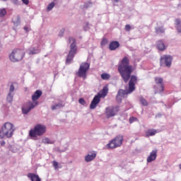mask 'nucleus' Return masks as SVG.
I'll return each mask as SVG.
<instances>
[{
	"label": "nucleus",
	"mask_w": 181,
	"mask_h": 181,
	"mask_svg": "<svg viewBox=\"0 0 181 181\" xmlns=\"http://www.w3.org/2000/svg\"><path fill=\"white\" fill-rule=\"evenodd\" d=\"M134 66L129 64V58L124 57L118 64L117 71L124 83L129 81V90L128 91L122 89L119 90L117 98H122L125 95L131 94L135 91V84L138 81V78L134 75L131 76L134 73Z\"/></svg>",
	"instance_id": "1"
},
{
	"label": "nucleus",
	"mask_w": 181,
	"mask_h": 181,
	"mask_svg": "<svg viewBox=\"0 0 181 181\" xmlns=\"http://www.w3.org/2000/svg\"><path fill=\"white\" fill-rule=\"evenodd\" d=\"M42 97V90H37L34 94L32 95L33 102H28L25 105H24L22 107L23 114H28L30 112L31 110H33L39 103L36 101L39 100Z\"/></svg>",
	"instance_id": "2"
},
{
	"label": "nucleus",
	"mask_w": 181,
	"mask_h": 181,
	"mask_svg": "<svg viewBox=\"0 0 181 181\" xmlns=\"http://www.w3.org/2000/svg\"><path fill=\"white\" fill-rule=\"evenodd\" d=\"M47 131V127L43 124H37L29 132L30 139L37 141V136H43Z\"/></svg>",
	"instance_id": "3"
},
{
	"label": "nucleus",
	"mask_w": 181,
	"mask_h": 181,
	"mask_svg": "<svg viewBox=\"0 0 181 181\" xmlns=\"http://www.w3.org/2000/svg\"><path fill=\"white\" fill-rule=\"evenodd\" d=\"M15 132V126L11 122H5L0 130V139L12 138Z\"/></svg>",
	"instance_id": "4"
},
{
	"label": "nucleus",
	"mask_w": 181,
	"mask_h": 181,
	"mask_svg": "<svg viewBox=\"0 0 181 181\" xmlns=\"http://www.w3.org/2000/svg\"><path fill=\"white\" fill-rule=\"evenodd\" d=\"M107 94H108V87L104 86L103 88L98 93V95H95L91 101L90 105V110H95V108L97 107V105L100 104L101 98H105V97H107Z\"/></svg>",
	"instance_id": "5"
},
{
	"label": "nucleus",
	"mask_w": 181,
	"mask_h": 181,
	"mask_svg": "<svg viewBox=\"0 0 181 181\" xmlns=\"http://www.w3.org/2000/svg\"><path fill=\"white\" fill-rule=\"evenodd\" d=\"M25 57V51L21 49H16L9 55V59L13 63L21 62Z\"/></svg>",
	"instance_id": "6"
},
{
	"label": "nucleus",
	"mask_w": 181,
	"mask_h": 181,
	"mask_svg": "<svg viewBox=\"0 0 181 181\" xmlns=\"http://www.w3.org/2000/svg\"><path fill=\"white\" fill-rule=\"evenodd\" d=\"M122 142H124V136L118 135L106 145V148H107V149H115V148H119V146L122 145Z\"/></svg>",
	"instance_id": "7"
},
{
	"label": "nucleus",
	"mask_w": 181,
	"mask_h": 181,
	"mask_svg": "<svg viewBox=\"0 0 181 181\" xmlns=\"http://www.w3.org/2000/svg\"><path fill=\"white\" fill-rule=\"evenodd\" d=\"M119 112V106H109L105 108V115L106 118H112L115 117Z\"/></svg>",
	"instance_id": "8"
},
{
	"label": "nucleus",
	"mask_w": 181,
	"mask_h": 181,
	"mask_svg": "<svg viewBox=\"0 0 181 181\" xmlns=\"http://www.w3.org/2000/svg\"><path fill=\"white\" fill-rule=\"evenodd\" d=\"M90 69V64L87 62H83L78 69V77H83V79L87 78V71Z\"/></svg>",
	"instance_id": "9"
},
{
	"label": "nucleus",
	"mask_w": 181,
	"mask_h": 181,
	"mask_svg": "<svg viewBox=\"0 0 181 181\" xmlns=\"http://www.w3.org/2000/svg\"><path fill=\"white\" fill-rule=\"evenodd\" d=\"M69 43H71L70 45V50L69 54H72L73 56H76V54H77V45H76V38L69 37Z\"/></svg>",
	"instance_id": "10"
},
{
	"label": "nucleus",
	"mask_w": 181,
	"mask_h": 181,
	"mask_svg": "<svg viewBox=\"0 0 181 181\" xmlns=\"http://www.w3.org/2000/svg\"><path fill=\"white\" fill-rule=\"evenodd\" d=\"M160 63H164L166 67H170L173 58H172V56L170 55H163L160 57Z\"/></svg>",
	"instance_id": "11"
},
{
	"label": "nucleus",
	"mask_w": 181,
	"mask_h": 181,
	"mask_svg": "<svg viewBox=\"0 0 181 181\" xmlns=\"http://www.w3.org/2000/svg\"><path fill=\"white\" fill-rule=\"evenodd\" d=\"M158 157V150H153L149 156L147 158L148 163H151V162H153L156 160V158Z\"/></svg>",
	"instance_id": "12"
},
{
	"label": "nucleus",
	"mask_w": 181,
	"mask_h": 181,
	"mask_svg": "<svg viewBox=\"0 0 181 181\" xmlns=\"http://www.w3.org/2000/svg\"><path fill=\"white\" fill-rule=\"evenodd\" d=\"M119 47V42L118 41H112L109 45V49L111 51L117 50Z\"/></svg>",
	"instance_id": "13"
},
{
	"label": "nucleus",
	"mask_w": 181,
	"mask_h": 181,
	"mask_svg": "<svg viewBox=\"0 0 181 181\" xmlns=\"http://www.w3.org/2000/svg\"><path fill=\"white\" fill-rule=\"evenodd\" d=\"M27 176H28V179H30L31 181H42L40 177L35 173H29L27 175Z\"/></svg>",
	"instance_id": "14"
},
{
	"label": "nucleus",
	"mask_w": 181,
	"mask_h": 181,
	"mask_svg": "<svg viewBox=\"0 0 181 181\" xmlns=\"http://www.w3.org/2000/svg\"><path fill=\"white\" fill-rule=\"evenodd\" d=\"M40 52V49H39V47H30L28 49V54H37Z\"/></svg>",
	"instance_id": "15"
},
{
	"label": "nucleus",
	"mask_w": 181,
	"mask_h": 181,
	"mask_svg": "<svg viewBox=\"0 0 181 181\" xmlns=\"http://www.w3.org/2000/svg\"><path fill=\"white\" fill-rule=\"evenodd\" d=\"M95 156H97L95 153H93L91 155L88 154L85 156V160L86 162H91V160H94V159H95Z\"/></svg>",
	"instance_id": "16"
},
{
	"label": "nucleus",
	"mask_w": 181,
	"mask_h": 181,
	"mask_svg": "<svg viewBox=\"0 0 181 181\" xmlns=\"http://www.w3.org/2000/svg\"><path fill=\"white\" fill-rule=\"evenodd\" d=\"M154 89L156 93H163L165 91V85H156Z\"/></svg>",
	"instance_id": "17"
},
{
	"label": "nucleus",
	"mask_w": 181,
	"mask_h": 181,
	"mask_svg": "<svg viewBox=\"0 0 181 181\" xmlns=\"http://www.w3.org/2000/svg\"><path fill=\"white\" fill-rule=\"evenodd\" d=\"M157 47H158V50H160L161 52H163V50H165V49H166L165 44L163 43V42L162 40H158L157 42Z\"/></svg>",
	"instance_id": "18"
},
{
	"label": "nucleus",
	"mask_w": 181,
	"mask_h": 181,
	"mask_svg": "<svg viewBox=\"0 0 181 181\" xmlns=\"http://www.w3.org/2000/svg\"><path fill=\"white\" fill-rule=\"evenodd\" d=\"M156 134H158V130L153 129H148L146 132V136H153L154 135H156Z\"/></svg>",
	"instance_id": "19"
},
{
	"label": "nucleus",
	"mask_w": 181,
	"mask_h": 181,
	"mask_svg": "<svg viewBox=\"0 0 181 181\" xmlns=\"http://www.w3.org/2000/svg\"><path fill=\"white\" fill-rule=\"evenodd\" d=\"M154 81L156 83V86H163L165 85L163 83V78L160 77H156L154 78Z\"/></svg>",
	"instance_id": "20"
},
{
	"label": "nucleus",
	"mask_w": 181,
	"mask_h": 181,
	"mask_svg": "<svg viewBox=\"0 0 181 181\" xmlns=\"http://www.w3.org/2000/svg\"><path fill=\"white\" fill-rule=\"evenodd\" d=\"M156 33H157V35L165 33V28H163V26L156 28Z\"/></svg>",
	"instance_id": "21"
},
{
	"label": "nucleus",
	"mask_w": 181,
	"mask_h": 181,
	"mask_svg": "<svg viewBox=\"0 0 181 181\" xmlns=\"http://www.w3.org/2000/svg\"><path fill=\"white\" fill-rule=\"evenodd\" d=\"M74 56L75 55H73L71 54H69L67 57H66V64H70V63H71V61L73 60V59H74Z\"/></svg>",
	"instance_id": "22"
},
{
	"label": "nucleus",
	"mask_w": 181,
	"mask_h": 181,
	"mask_svg": "<svg viewBox=\"0 0 181 181\" xmlns=\"http://www.w3.org/2000/svg\"><path fill=\"white\" fill-rule=\"evenodd\" d=\"M100 77L102 80H110V78H111V75L109 74H102Z\"/></svg>",
	"instance_id": "23"
},
{
	"label": "nucleus",
	"mask_w": 181,
	"mask_h": 181,
	"mask_svg": "<svg viewBox=\"0 0 181 181\" xmlns=\"http://www.w3.org/2000/svg\"><path fill=\"white\" fill-rule=\"evenodd\" d=\"M42 144H54V141H51L49 139V138H45L43 140H42Z\"/></svg>",
	"instance_id": "24"
},
{
	"label": "nucleus",
	"mask_w": 181,
	"mask_h": 181,
	"mask_svg": "<svg viewBox=\"0 0 181 181\" xmlns=\"http://www.w3.org/2000/svg\"><path fill=\"white\" fill-rule=\"evenodd\" d=\"M140 103L142 104L144 107H147L148 105V101L146 100V99L143 97L140 98Z\"/></svg>",
	"instance_id": "25"
},
{
	"label": "nucleus",
	"mask_w": 181,
	"mask_h": 181,
	"mask_svg": "<svg viewBox=\"0 0 181 181\" xmlns=\"http://www.w3.org/2000/svg\"><path fill=\"white\" fill-rule=\"evenodd\" d=\"M6 15V9L5 8H0V18H3Z\"/></svg>",
	"instance_id": "26"
},
{
	"label": "nucleus",
	"mask_w": 181,
	"mask_h": 181,
	"mask_svg": "<svg viewBox=\"0 0 181 181\" xmlns=\"http://www.w3.org/2000/svg\"><path fill=\"white\" fill-rule=\"evenodd\" d=\"M53 8H54V2H52L50 3L47 8V11H52V9H53Z\"/></svg>",
	"instance_id": "27"
},
{
	"label": "nucleus",
	"mask_w": 181,
	"mask_h": 181,
	"mask_svg": "<svg viewBox=\"0 0 181 181\" xmlns=\"http://www.w3.org/2000/svg\"><path fill=\"white\" fill-rule=\"evenodd\" d=\"M129 124H132L133 122H135V121H138V118L135 117H132L129 118Z\"/></svg>",
	"instance_id": "28"
},
{
	"label": "nucleus",
	"mask_w": 181,
	"mask_h": 181,
	"mask_svg": "<svg viewBox=\"0 0 181 181\" xmlns=\"http://www.w3.org/2000/svg\"><path fill=\"white\" fill-rule=\"evenodd\" d=\"M108 43V40L107 38H103L101 41V46H105Z\"/></svg>",
	"instance_id": "29"
},
{
	"label": "nucleus",
	"mask_w": 181,
	"mask_h": 181,
	"mask_svg": "<svg viewBox=\"0 0 181 181\" xmlns=\"http://www.w3.org/2000/svg\"><path fill=\"white\" fill-rule=\"evenodd\" d=\"M52 165H53L54 169H58L59 168V163H57V161L54 160L52 162Z\"/></svg>",
	"instance_id": "30"
},
{
	"label": "nucleus",
	"mask_w": 181,
	"mask_h": 181,
	"mask_svg": "<svg viewBox=\"0 0 181 181\" xmlns=\"http://www.w3.org/2000/svg\"><path fill=\"white\" fill-rule=\"evenodd\" d=\"M124 29L126 32H129L132 29L131 25L129 24L126 25Z\"/></svg>",
	"instance_id": "31"
},
{
	"label": "nucleus",
	"mask_w": 181,
	"mask_h": 181,
	"mask_svg": "<svg viewBox=\"0 0 181 181\" xmlns=\"http://www.w3.org/2000/svg\"><path fill=\"white\" fill-rule=\"evenodd\" d=\"M78 103L81 104V105H86V100L83 98H80Z\"/></svg>",
	"instance_id": "32"
},
{
	"label": "nucleus",
	"mask_w": 181,
	"mask_h": 181,
	"mask_svg": "<svg viewBox=\"0 0 181 181\" xmlns=\"http://www.w3.org/2000/svg\"><path fill=\"white\" fill-rule=\"evenodd\" d=\"M176 26H180L181 25V21L179 18L175 19V23Z\"/></svg>",
	"instance_id": "33"
},
{
	"label": "nucleus",
	"mask_w": 181,
	"mask_h": 181,
	"mask_svg": "<svg viewBox=\"0 0 181 181\" xmlns=\"http://www.w3.org/2000/svg\"><path fill=\"white\" fill-rule=\"evenodd\" d=\"M12 95L11 94V93H8V96H7V101H8L9 103H11V101H12Z\"/></svg>",
	"instance_id": "34"
},
{
	"label": "nucleus",
	"mask_w": 181,
	"mask_h": 181,
	"mask_svg": "<svg viewBox=\"0 0 181 181\" xmlns=\"http://www.w3.org/2000/svg\"><path fill=\"white\" fill-rule=\"evenodd\" d=\"M91 6V3L88 2L84 4L83 8H90Z\"/></svg>",
	"instance_id": "35"
},
{
	"label": "nucleus",
	"mask_w": 181,
	"mask_h": 181,
	"mask_svg": "<svg viewBox=\"0 0 181 181\" xmlns=\"http://www.w3.org/2000/svg\"><path fill=\"white\" fill-rule=\"evenodd\" d=\"M57 107H62V104L53 105L52 110H57Z\"/></svg>",
	"instance_id": "36"
},
{
	"label": "nucleus",
	"mask_w": 181,
	"mask_h": 181,
	"mask_svg": "<svg viewBox=\"0 0 181 181\" xmlns=\"http://www.w3.org/2000/svg\"><path fill=\"white\" fill-rule=\"evenodd\" d=\"M64 32H65V30L64 29H62L60 30V33H59V36L62 37V36H63V35H64Z\"/></svg>",
	"instance_id": "37"
},
{
	"label": "nucleus",
	"mask_w": 181,
	"mask_h": 181,
	"mask_svg": "<svg viewBox=\"0 0 181 181\" xmlns=\"http://www.w3.org/2000/svg\"><path fill=\"white\" fill-rule=\"evenodd\" d=\"M14 90H15V86H13V85H11L10 86V93H13Z\"/></svg>",
	"instance_id": "38"
},
{
	"label": "nucleus",
	"mask_w": 181,
	"mask_h": 181,
	"mask_svg": "<svg viewBox=\"0 0 181 181\" xmlns=\"http://www.w3.org/2000/svg\"><path fill=\"white\" fill-rule=\"evenodd\" d=\"M176 28H177L178 33H181V25H177Z\"/></svg>",
	"instance_id": "39"
},
{
	"label": "nucleus",
	"mask_w": 181,
	"mask_h": 181,
	"mask_svg": "<svg viewBox=\"0 0 181 181\" xmlns=\"http://www.w3.org/2000/svg\"><path fill=\"white\" fill-rule=\"evenodd\" d=\"M25 5H29V0H21Z\"/></svg>",
	"instance_id": "40"
},
{
	"label": "nucleus",
	"mask_w": 181,
	"mask_h": 181,
	"mask_svg": "<svg viewBox=\"0 0 181 181\" xmlns=\"http://www.w3.org/2000/svg\"><path fill=\"white\" fill-rule=\"evenodd\" d=\"M5 144H6L5 141H1V146H5Z\"/></svg>",
	"instance_id": "41"
},
{
	"label": "nucleus",
	"mask_w": 181,
	"mask_h": 181,
	"mask_svg": "<svg viewBox=\"0 0 181 181\" xmlns=\"http://www.w3.org/2000/svg\"><path fill=\"white\" fill-rule=\"evenodd\" d=\"M25 30H28V27H24Z\"/></svg>",
	"instance_id": "42"
},
{
	"label": "nucleus",
	"mask_w": 181,
	"mask_h": 181,
	"mask_svg": "<svg viewBox=\"0 0 181 181\" xmlns=\"http://www.w3.org/2000/svg\"><path fill=\"white\" fill-rule=\"evenodd\" d=\"M114 1L117 3V2H119V0H114Z\"/></svg>",
	"instance_id": "43"
}]
</instances>
